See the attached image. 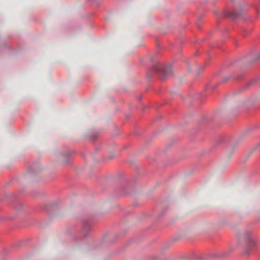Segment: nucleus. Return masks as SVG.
<instances>
[{
	"mask_svg": "<svg viewBox=\"0 0 260 260\" xmlns=\"http://www.w3.org/2000/svg\"><path fill=\"white\" fill-rule=\"evenodd\" d=\"M238 238L240 241L245 243L248 246L252 247L256 245V242L252 238L251 233L249 231L240 233Z\"/></svg>",
	"mask_w": 260,
	"mask_h": 260,
	"instance_id": "f257e3e1",
	"label": "nucleus"
}]
</instances>
